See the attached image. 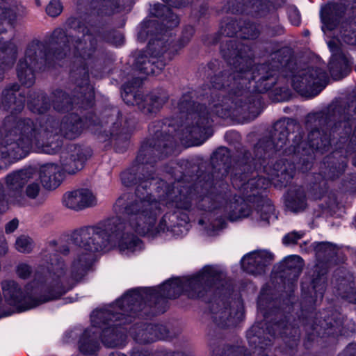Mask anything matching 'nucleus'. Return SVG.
Returning <instances> with one entry per match:
<instances>
[{
    "label": "nucleus",
    "instance_id": "obj_1",
    "mask_svg": "<svg viewBox=\"0 0 356 356\" xmlns=\"http://www.w3.org/2000/svg\"><path fill=\"white\" fill-rule=\"evenodd\" d=\"M149 179L140 181L134 198L124 207V219H108L72 232V240L78 247L69 275L66 273L65 264L55 252L54 245L51 244L42 253V265L47 268L45 289L50 293L46 300L58 298L80 281L91 268L96 252L117 248L122 254H129L142 248L136 233L145 234L152 232L161 213L160 203L140 192V188L147 187Z\"/></svg>",
    "mask_w": 356,
    "mask_h": 356
},
{
    "label": "nucleus",
    "instance_id": "obj_2",
    "mask_svg": "<svg viewBox=\"0 0 356 356\" xmlns=\"http://www.w3.org/2000/svg\"><path fill=\"white\" fill-rule=\"evenodd\" d=\"M55 122L38 124L29 119L19 120L9 131L0 146V158L19 160L25 157L35 146L39 151L54 154L60 142L54 140Z\"/></svg>",
    "mask_w": 356,
    "mask_h": 356
},
{
    "label": "nucleus",
    "instance_id": "obj_3",
    "mask_svg": "<svg viewBox=\"0 0 356 356\" xmlns=\"http://www.w3.org/2000/svg\"><path fill=\"white\" fill-rule=\"evenodd\" d=\"M193 35V29L187 28L183 33L181 44L179 49L186 44ZM177 44H172L170 38L165 33H157L154 38L148 43L147 49L140 52L136 58L135 67L145 75L158 74L165 66V63L159 57L167 54L168 58L177 51Z\"/></svg>",
    "mask_w": 356,
    "mask_h": 356
},
{
    "label": "nucleus",
    "instance_id": "obj_4",
    "mask_svg": "<svg viewBox=\"0 0 356 356\" xmlns=\"http://www.w3.org/2000/svg\"><path fill=\"white\" fill-rule=\"evenodd\" d=\"M1 286L8 303L19 307L22 310L31 309L42 302L50 300H46L50 293L45 289V272H36L34 280L26 286L24 291H22L14 280H4Z\"/></svg>",
    "mask_w": 356,
    "mask_h": 356
},
{
    "label": "nucleus",
    "instance_id": "obj_5",
    "mask_svg": "<svg viewBox=\"0 0 356 356\" xmlns=\"http://www.w3.org/2000/svg\"><path fill=\"white\" fill-rule=\"evenodd\" d=\"M312 167V163L308 160H303L302 163H298L295 167L293 163H289L284 159L279 160L273 166L265 168V171L268 178L252 177L246 182L241 184L243 179L235 176L232 179L234 186L238 187L243 194L249 197L256 195V191L261 188H266L270 184V180H275L282 184H286L293 177L296 168L302 172L307 171Z\"/></svg>",
    "mask_w": 356,
    "mask_h": 356
},
{
    "label": "nucleus",
    "instance_id": "obj_6",
    "mask_svg": "<svg viewBox=\"0 0 356 356\" xmlns=\"http://www.w3.org/2000/svg\"><path fill=\"white\" fill-rule=\"evenodd\" d=\"M220 277V274L213 267L206 266L197 275L183 283L179 280L164 283L161 287V295L166 298H175L184 288L189 298H201L205 288L215 284Z\"/></svg>",
    "mask_w": 356,
    "mask_h": 356
},
{
    "label": "nucleus",
    "instance_id": "obj_7",
    "mask_svg": "<svg viewBox=\"0 0 356 356\" xmlns=\"http://www.w3.org/2000/svg\"><path fill=\"white\" fill-rule=\"evenodd\" d=\"M52 43L58 47L54 53L56 59L66 56H85L95 48L96 41L87 27H79L77 34L67 35L62 29H56L52 35Z\"/></svg>",
    "mask_w": 356,
    "mask_h": 356
},
{
    "label": "nucleus",
    "instance_id": "obj_8",
    "mask_svg": "<svg viewBox=\"0 0 356 356\" xmlns=\"http://www.w3.org/2000/svg\"><path fill=\"white\" fill-rule=\"evenodd\" d=\"M134 89L131 83L124 84L122 97L127 104H136L145 115H152L159 112L168 99L164 90L153 91L144 97L140 93H134Z\"/></svg>",
    "mask_w": 356,
    "mask_h": 356
},
{
    "label": "nucleus",
    "instance_id": "obj_9",
    "mask_svg": "<svg viewBox=\"0 0 356 356\" xmlns=\"http://www.w3.org/2000/svg\"><path fill=\"white\" fill-rule=\"evenodd\" d=\"M116 305L122 310L120 314H111L105 311H96L92 313L91 321L94 327H100V321L102 320L103 324H106L105 321H123V323L128 322L125 316L130 314H136L142 309L141 297L138 292L130 291L126 293L120 300H118Z\"/></svg>",
    "mask_w": 356,
    "mask_h": 356
},
{
    "label": "nucleus",
    "instance_id": "obj_10",
    "mask_svg": "<svg viewBox=\"0 0 356 356\" xmlns=\"http://www.w3.org/2000/svg\"><path fill=\"white\" fill-rule=\"evenodd\" d=\"M326 74L317 67L299 70L292 78L294 89L301 95L314 97L325 86Z\"/></svg>",
    "mask_w": 356,
    "mask_h": 356
},
{
    "label": "nucleus",
    "instance_id": "obj_11",
    "mask_svg": "<svg viewBox=\"0 0 356 356\" xmlns=\"http://www.w3.org/2000/svg\"><path fill=\"white\" fill-rule=\"evenodd\" d=\"M35 177H38L37 174L31 169L14 171L6 177L7 195L10 203L24 206V188Z\"/></svg>",
    "mask_w": 356,
    "mask_h": 356
},
{
    "label": "nucleus",
    "instance_id": "obj_12",
    "mask_svg": "<svg viewBox=\"0 0 356 356\" xmlns=\"http://www.w3.org/2000/svg\"><path fill=\"white\" fill-rule=\"evenodd\" d=\"M42 55V51L38 44L30 46L26 51L25 58L20 60L17 67V75L20 82L28 87L32 86L35 81L34 70H40L42 67L40 64H42L49 58V55H46L45 58H38Z\"/></svg>",
    "mask_w": 356,
    "mask_h": 356
},
{
    "label": "nucleus",
    "instance_id": "obj_13",
    "mask_svg": "<svg viewBox=\"0 0 356 356\" xmlns=\"http://www.w3.org/2000/svg\"><path fill=\"white\" fill-rule=\"evenodd\" d=\"M200 106V111H191L188 112L184 126L186 132L194 140H197L195 145L203 143L208 138L207 136L209 120L205 108Z\"/></svg>",
    "mask_w": 356,
    "mask_h": 356
},
{
    "label": "nucleus",
    "instance_id": "obj_14",
    "mask_svg": "<svg viewBox=\"0 0 356 356\" xmlns=\"http://www.w3.org/2000/svg\"><path fill=\"white\" fill-rule=\"evenodd\" d=\"M340 3H328L321 8L320 12L322 31L328 35L346 16H343L348 8H356V0H341Z\"/></svg>",
    "mask_w": 356,
    "mask_h": 356
},
{
    "label": "nucleus",
    "instance_id": "obj_15",
    "mask_svg": "<svg viewBox=\"0 0 356 356\" xmlns=\"http://www.w3.org/2000/svg\"><path fill=\"white\" fill-rule=\"evenodd\" d=\"M97 194L88 188L66 192L63 196V205L74 211H82L97 205Z\"/></svg>",
    "mask_w": 356,
    "mask_h": 356
},
{
    "label": "nucleus",
    "instance_id": "obj_16",
    "mask_svg": "<svg viewBox=\"0 0 356 356\" xmlns=\"http://www.w3.org/2000/svg\"><path fill=\"white\" fill-rule=\"evenodd\" d=\"M87 159L86 149L76 145H70L65 147L60 154V163L63 170L74 174L81 170Z\"/></svg>",
    "mask_w": 356,
    "mask_h": 356
},
{
    "label": "nucleus",
    "instance_id": "obj_17",
    "mask_svg": "<svg viewBox=\"0 0 356 356\" xmlns=\"http://www.w3.org/2000/svg\"><path fill=\"white\" fill-rule=\"evenodd\" d=\"M49 122H55L54 131L56 135L54 140L60 142V146L56 153L61 147V140L59 139L58 134H61L64 137L68 139H74L78 137L83 130V122L80 118L76 115H70L63 118L60 124L54 120H48L44 122H38V124H44Z\"/></svg>",
    "mask_w": 356,
    "mask_h": 356
},
{
    "label": "nucleus",
    "instance_id": "obj_18",
    "mask_svg": "<svg viewBox=\"0 0 356 356\" xmlns=\"http://www.w3.org/2000/svg\"><path fill=\"white\" fill-rule=\"evenodd\" d=\"M327 44L332 52L329 63L330 72L334 79L339 80L347 76L350 71V61L334 40H330Z\"/></svg>",
    "mask_w": 356,
    "mask_h": 356
},
{
    "label": "nucleus",
    "instance_id": "obj_19",
    "mask_svg": "<svg viewBox=\"0 0 356 356\" xmlns=\"http://www.w3.org/2000/svg\"><path fill=\"white\" fill-rule=\"evenodd\" d=\"M131 335L139 343H151L167 337L166 328L162 325L140 323L130 330Z\"/></svg>",
    "mask_w": 356,
    "mask_h": 356
},
{
    "label": "nucleus",
    "instance_id": "obj_20",
    "mask_svg": "<svg viewBox=\"0 0 356 356\" xmlns=\"http://www.w3.org/2000/svg\"><path fill=\"white\" fill-rule=\"evenodd\" d=\"M273 255L269 252L262 250L252 252L241 260V266L244 270L253 275H259L265 272L266 268L270 264Z\"/></svg>",
    "mask_w": 356,
    "mask_h": 356
},
{
    "label": "nucleus",
    "instance_id": "obj_21",
    "mask_svg": "<svg viewBox=\"0 0 356 356\" xmlns=\"http://www.w3.org/2000/svg\"><path fill=\"white\" fill-rule=\"evenodd\" d=\"M332 31L338 41L356 45V13L346 15Z\"/></svg>",
    "mask_w": 356,
    "mask_h": 356
},
{
    "label": "nucleus",
    "instance_id": "obj_22",
    "mask_svg": "<svg viewBox=\"0 0 356 356\" xmlns=\"http://www.w3.org/2000/svg\"><path fill=\"white\" fill-rule=\"evenodd\" d=\"M289 131L284 123L278 122L275 126L272 139L266 141L261 140L256 147L259 152L264 149L266 151H279L282 149L288 141Z\"/></svg>",
    "mask_w": 356,
    "mask_h": 356
},
{
    "label": "nucleus",
    "instance_id": "obj_23",
    "mask_svg": "<svg viewBox=\"0 0 356 356\" xmlns=\"http://www.w3.org/2000/svg\"><path fill=\"white\" fill-rule=\"evenodd\" d=\"M40 179L44 188L54 189L60 183L62 176L60 167L54 163H47L41 166Z\"/></svg>",
    "mask_w": 356,
    "mask_h": 356
},
{
    "label": "nucleus",
    "instance_id": "obj_24",
    "mask_svg": "<svg viewBox=\"0 0 356 356\" xmlns=\"http://www.w3.org/2000/svg\"><path fill=\"white\" fill-rule=\"evenodd\" d=\"M99 331L94 327L86 330L82 334L79 341V348L84 355H92L95 353L99 347L98 341Z\"/></svg>",
    "mask_w": 356,
    "mask_h": 356
},
{
    "label": "nucleus",
    "instance_id": "obj_25",
    "mask_svg": "<svg viewBox=\"0 0 356 356\" xmlns=\"http://www.w3.org/2000/svg\"><path fill=\"white\" fill-rule=\"evenodd\" d=\"M211 312L213 321L219 325L229 326L235 323L232 317L230 309L222 300L211 304Z\"/></svg>",
    "mask_w": 356,
    "mask_h": 356
},
{
    "label": "nucleus",
    "instance_id": "obj_26",
    "mask_svg": "<svg viewBox=\"0 0 356 356\" xmlns=\"http://www.w3.org/2000/svg\"><path fill=\"white\" fill-rule=\"evenodd\" d=\"M114 324L104 328L102 332V342L105 346L111 348L119 347L124 344L126 334L122 330H118V326L121 325Z\"/></svg>",
    "mask_w": 356,
    "mask_h": 356
},
{
    "label": "nucleus",
    "instance_id": "obj_27",
    "mask_svg": "<svg viewBox=\"0 0 356 356\" xmlns=\"http://www.w3.org/2000/svg\"><path fill=\"white\" fill-rule=\"evenodd\" d=\"M282 266L283 272L289 276V280H296L302 271L303 261L299 256L291 255L282 261Z\"/></svg>",
    "mask_w": 356,
    "mask_h": 356
},
{
    "label": "nucleus",
    "instance_id": "obj_28",
    "mask_svg": "<svg viewBox=\"0 0 356 356\" xmlns=\"http://www.w3.org/2000/svg\"><path fill=\"white\" fill-rule=\"evenodd\" d=\"M306 205L305 194L302 188L291 191L288 193L286 199V206L291 211H301L305 209Z\"/></svg>",
    "mask_w": 356,
    "mask_h": 356
},
{
    "label": "nucleus",
    "instance_id": "obj_29",
    "mask_svg": "<svg viewBox=\"0 0 356 356\" xmlns=\"http://www.w3.org/2000/svg\"><path fill=\"white\" fill-rule=\"evenodd\" d=\"M129 2L130 0H99V10L102 14L111 15L129 8Z\"/></svg>",
    "mask_w": 356,
    "mask_h": 356
},
{
    "label": "nucleus",
    "instance_id": "obj_30",
    "mask_svg": "<svg viewBox=\"0 0 356 356\" xmlns=\"http://www.w3.org/2000/svg\"><path fill=\"white\" fill-rule=\"evenodd\" d=\"M151 13L152 15L157 17H164L162 23L167 27V29H172L175 27L179 23L178 17L173 14L171 12V10L165 6L161 4H156L154 5Z\"/></svg>",
    "mask_w": 356,
    "mask_h": 356
},
{
    "label": "nucleus",
    "instance_id": "obj_31",
    "mask_svg": "<svg viewBox=\"0 0 356 356\" xmlns=\"http://www.w3.org/2000/svg\"><path fill=\"white\" fill-rule=\"evenodd\" d=\"M71 76L75 79L76 83L82 90L81 92H85V96L92 99L93 92L88 83V73L84 66L81 65L76 70H72L71 72Z\"/></svg>",
    "mask_w": 356,
    "mask_h": 356
},
{
    "label": "nucleus",
    "instance_id": "obj_32",
    "mask_svg": "<svg viewBox=\"0 0 356 356\" xmlns=\"http://www.w3.org/2000/svg\"><path fill=\"white\" fill-rule=\"evenodd\" d=\"M252 216L253 218L257 220L261 225H268L270 219L276 218L275 208L268 200L264 201L252 213Z\"/></svg>",
    "mask_w": 356,
    "mask_h": 356
},
{
    "label": "nucleus",
    "instance_id": "obj_33",
    "mask_svg": "<svg viewBox=\"0 0 356 356\" xmlns=\"http://www.w3.org/2000/svg\"><path fill=\"white\" fill-rule=\"evenodd\" d=\"M308 140L312 149L321 152L325 151L330 144V139L327 134L322 133L318 129L314 130L309 134Z\"/></svg>",
    "mask_w": 356,
    "mask_h": 356
},
{
    "label": "nucleus",
    "instance_id": "obj_34",
    "mask_svg": "<svg viewBox=\"0 0 356 356\" xmlns=\"http://www.w3.org/2000/svg\"><path fill=\"white\" fill-rule=\"evenodd\" d=\"M55 99L53 100L54 109L59 112L68 111L72 108L71 99L63 91H56L54 94Z\"/></svg>",
    "mask_w": 356,
    "mask_h": 356
},
{
    "label": "nucleus",
    "instance_id": "obj_35",
    "mask_svg": "<svg viewBox=\"0 0 356 356\" xmlns=\"http://www.w3.org/2000/svg\"><path fill=\"white\" fill-rule=\"evenodd\" d=\"M40 191V186L38 181L37 177L31 178V181L26 184L24 188V205L27 204L26 198L35 199Z\"/></svg>",
    "mask_w": 356,
    "mask_h": 356
},
{
    "label": "nucleus",
    "instance_id": "obj_36",
    "mask_svg": "<svg viewBox=\"0 0 356 356\" xmlns=\"http://www.w3.org/2000/svg\"><path fill=\"white\" fill-rule=\"evenodd\" d=\"M33 241L26 235H21L17 238L15 247V249L22 253H29L33 248Z\"/></svg>",
    "mask_w": 356,
    "mask_h": 356
},
{
    "label": "nucleus",
    "instance_id": "obj_37",
    "mask_svg": "<svg viewBox=\"0 0 356 356\" xmlns=\"http://www.w3.org/2000/svg\"><path fill=\"white\" fill-rule=\"evenodd\" d=\"M231 207L234 208V210H233L229 216V219L232 221L237 220L241 218L248 217L250 213V208L245 202H242L239 204H234V205H232Z\"/></svg>",
    "mask_w": 356,
    "mask_h": 356
},
{
    "label": "nucleus",
    "instance_id": "obj_38",
    "mask_svg": "<svg viewBox=\"0 0 356 356\" xmlns=\"http://www.w3.org/2000/svg\"><path fill=\"white\" fill-rule=\"evenodd\" d=\"M315 251L318 257H332L337 253L335 245L330 243L322 242L316 245Z\"/></svg>",
    "mask_w": 356,
    "mask_h": 356
},
{
    "label": "nucleus",
    "instance_id": "obj_39",
    "mask_svg": "<svg viewBox=\"0 0 356 356\" xmlns=\"http://www.w3.org/2000/svg\"><path fill=\"white\" fill-rule=\"evenodd\" d=\"M259 34V29L255 24H245L240 29V36L244 39H254Z\"/></svg>",
    "mask_w": 356,
    "mask_h": 356
},
{
    "label": "nucleus",
    "instance_id": "obj_40",
    "mask_svg": "<svg viewBox=\"0 0 356 356\" xmlns=\"http://www.w3.org/2000/svg\"><path fill=\"white\" fill-rule=\"evenodd\" d=\"M234 45L235 44L232 41H229V43L221 47V52L225 58L228 60L232 57L243 58L242 54L234 48Z\"/></svg>",
    "mask_w": 356,
    "mask_h": 356
},
{
    "label": "nucleus",
    "instance_id": "obj_41",
    "mask_svg": "<svg viewBox=\"0 0 356 356\" xmlns=\"http://www.w3.org/2000/svg\"><path fill=\"white\" fill-rule=\"evenodd\" d=\"M175 206L177 208L183 209H188L191 207V197L184 194V191H181L179 196H176L173 200Z\"/></svg>",
    "mask_w": 356,
    "mask_h": 356
},
{
    "label": "nucleus",
    "instance_id": "obj_42",
    "mask_svg": "<svg viewBox=\"0 0 356 356\" xmlns=\"http://www.w3.org/2000/svg\"><path fill=\"white\" fill-rule=\"evenodd\" d=\"M63 10L60 0H51L46 8L47 13L51 17H57Z\"/></svg>",
    "mask_w": 356,
    "mask_h": 356
},
{
    "label": "nucleus",
    "instance_id": "obj_43",
    "mask_svg": "<svg viewBox=\"0 0 356 356\" xmlns=\"http://www.w3.org/2000/svg\"><path fill=\"white\" fill-rule=\"evenodd\" d=\"M32 273L31 267L25 263L19 264L16 268L17 276L22 279H27Z\"/></svg>",
    "mask_w": 356,
    "mask_h": 356
},
{
    "label": "nucleus",
    "instance_id": "obj_44",
    "mask_svg": "<svg viewBox=\"0 0 356 356\" xmlns=\"http://www.w3.org/2000/svg\"><path fill=\"white\" fill-rule=\"evenodd\" d=\"M304 233L302 232H292L284 236L283 238V243L285 245L294 244L297 243V241L300 239Z\"/></svg>",
    "mask_w": 356,
    "mask_h": 356
},
{
    "label": "nucleus",
    "instance_id": "obj_45",
    "mask_svg": "<svg viewBox=\"0 0 356 356\" xmlns=\"http://www.w3.org/2000/svg\"><path fill=\"white\" fill-rule=\"evenodd\" d=\"M42 105L40 106L38 104H35L34 105L31 104L30 108L32 110L34 113H43L46 111H47L49 108V104L48 103V101L46 97H42Z\"/></svg>",
    "mask_w": 356,
    "mask_h": 356
},
{
    "label": "nucleus",
    "instance_id": "obj_46",
    "mask_svg": "<svg viewBox=\"0 0 356 356\" xmlns=\"http://www.w3.org/2000/svg\"><path fill=\"white\" fill-rule=\"evenodd\" d=\"M289 18L293 25H298L300 23V15L298 10L295 8H291L289 10Z\"/></svg>",
    "mask_w": 356,
    "mask_h": 356
},
{
    "label": "nucleus",
    "instance_id": "obj_47",
    "mask_svg": "<svg viewBox=\"0 0 356 356\" xmlns=\"http://www.w3.org/2000/svg\"><path fill=\"white\" fill-rule=\"evenodd\" d=\"M325 279L323 276L320 277L318 280L316 279L313 281L314 289H315L316 291H318L320 292L321 296H322L325 289Z\"/></svg>",
    "mask_w": 356,
    "mask_h": 356
},
{
    "label": "nucleus",
    "instance_id": "obj_48",
    "mask_svg": "<svg viewBox=\"0 0 356 356\" xmlns=\"http://www.w3.org/2000/svg\"><path fill=\"white\" fill-rule=\"evenodd\" d=\"M18 225L19 221L16 218L9 221L5 226L6 232L8 234L13 232L17 228Z\"/></svg>",
    "mask_w": 356,
    "mask_h": 356
},
{
    "label": "nucleus",
    "instance_id": "obj_49",
    "mask_svg": "<svg viewBox=\"0 0 356 356\" xmlns=\"http://www.w3.org/2000/svg\"><path fill=\"white\" fill-rule=\"evenodd\" d=\"M110 122L113 124L112 127L110 128L109 130H106V127L104 129V132L106 133V134H109L111 136H114L118 134V131L119 129V123L114 122V118L113 117L110 120Z\"/></svg>",
    "mask_w": 356,
    "mask_h": 356
},
{
    "label": "nucleus",
    "instance_id": "obj_50",
    "mask_svg": "<svg viewBox=\"0 0 356 356\" xmlns=\"http://www.w3.org/2000/svg\"><path fill=\"white\" fill-rule=\"evenodd\" d=\"M158 25V23L155 21L149 22L145 28L140 30L138 33V39L140 40H144V35L147 33L146 29L156 27Z\"/></svg>",
    "mask_w": 356,
    "mask_h": 356
},
{
    "label": "nucleus",
    "instance_id": "obj_51",
    "mask_svg": "<svg viewBox=\"0 0 356 356\" xmlns=\"http://www.w3.org/2000/svg\"><path fill=\"white\" fill-rule=\"evenodd\" d=\"M346 356H356V343H350L345 349Z\"/></svg>",
    "mask_w": 356,
    "mask_h": 356
},
{
    "label": "nucleus",
    "instance_id": "obj_52",
    "mask_svg": "<svg viewBox=\"0 0 356 356\" xmlns=\"http://www.w3.org/2000/svg\"><path fill=\"white\" fill-rule=\"evenodd\" d=\"M165 2L168 3L170 6L175 7H179L186 3L188 0H163Z\"/></svg>",
    "mask_w": 356,
    "mask_h": 356
},
{
    "label": "nucleus",
    "instance_id": "obj_53",
    "mask_svg": "<svg viewBox=\"0 0 356 356\" xmlns=\"http://www.w3.org/2000/svg\"><path fill=\"white\" fill-rule=\"evenodd\" d=\"M215 111L217 115H218L219 116H220L222 118L229 116L231 114L230 109H228L227 107H225V108H222L220 111L217 107L216 108Z\"/></svg>",
    "mask_w": 356,
    "mask_h": 356
},
{
    "label": "nucleus",
    "instance_id": "obj_54",
    "mask_svg": "<svg viewBox=\"0 0 356 356\" xmlns=\"http://www.w3.org/2000/svg\"><path fill=\"white\" fill-rule=\"evenodd\" d=\"M129 177H131V175L129 172H124L122 174V181L126 186H130L131 184V182L129 181Z\"/></svg>",
    "mask_w": 356,
    "mask_h": 356
},
{
    "label": "nucleus",
    "instance_id": "obj_55",
    "mask_svg": "<svg viewBox=\"0 0 356 356\" xmlns=\"http://www.w3.org/2000/svg\"><path fill=\"white\" fill-rule=\"evenodd\" d=\"M125 197V196L121 197L116 201L114 206L115 211H120V208L124 205Z\"/></svg>",
    "mask_w": 356,
    "mask_h": 356
},
{
    "label": "nucleus",
    "instance_id": "obj_56",
    "mask_svg": "<svg viewBox=\"0 0 356 356\" xmlns=\"http://www.w3.org/2000/svg\"><path fill=\"white\" fill-rule=\"evenodd\" d=\"M165 222V218H163L161 222H160V224L159 225V227H158V231H164L165 229V225H163V222Z\"/></svg>",
    "mask_w": 356,
    "mask_h": 356
},
{
    "label": "nucleus",
    "instance_id": "obj_57",
    "mask_svg": "<svg viewBox=\"0 0 356 356\" xmlns=\"http://www.w3.org/2000/svg\"><path fill=\"white\" fill-rule=\"evenodd\" d=\"M222 154L223 155H225V154H228V151H227V149L226 148H220L218 149V151L216 152V156H218V154Z\"/></svg>",
    "mask_w": 356,
    "mask_h": 356
},
{
    "label": "nucleus",
    "instance_id": "obj_58",
    "mask_svg": "<svg viewBox=\"0 0 356 356\" xmlns=\"http://www.w3.org/2000/svg\"><path fill=\"white\" fill-rule=\"evenodd\" d=\"M250 334H248V338H249V340H250V343L255 344L257 343V341L258 338L257 337H255V336L250 337Z\"/></svg>",
    "mask_w": 356,
    "mask_h": 356
},
{
    "label": "nucleus",
    "instance_id": "obj_59",
    "mask_svg": "<svg viewBox=\"0 0 356 356\" xmlns=\"http://www.w3.org/2000/svg\"><path fill=\"white\" fill-rule=\"evenodd\" d=\"M60 251L63 252L64 254H65V253H67L68 252V248L66 246H64L60 250Z\"/></svg>",
    "mask_w": 356,
    "mask_h": 356
},
{
    "label": "nucleus",
    "instance_id": "obj_60",
    "mask_svg": "<svg viewBox=\"0 0 356 356\" xmlns=\"http://www.w3.org/2000/svg\"><path fill=\"white\" fill-rule=\"evenodd\" d=\"M110 356H126V355L124 354H121V353H113Z\"/></svg>",
    "mask_w": 356,
    "mask_h": 356
},
{
    "label": "nucleus",
    "instance_id": "obj_61",
    "mask_svg": "<svg viewBox=\"0 0 356 356\" xmlns=\"http://www.w3.org/2000/svg\"><path fill=\"white\" fill-rule=\"evenodd\" d=\"M118 37H119L120 40V43L119 44H122V43L123 42V41H124V38H123V37H122V35H121L120 34H119V35H118Z\"/></svg>",
    "mask_w": 356,
    "mask_h": 356
},
{
    "label": "nucleus",
    "instance_id": "obj_62",
    "mask_svg": "<svg viewBox=\"0 0 356 356\" xmlns=\"http://www.w3.org/2000/svg\"><path fill=\"white\" fill-rule=\"evenodd\" d=\"M179 109H180V110H182V109L184 108V103H183V102L180 103V104H179Z\"/></svg>",
    "mask_w": 356,
    "mask_h": 356
},
{
    "label": "nucleus",
    "instance_id": "obj_63",
    "mask_svg": "<svg viewBox=\"0 0 356 356\" xmlns=\"http://www.w3.org/2000/svg\"><path fill=\"white\" fill-rule=\"evenodd\" d=\"M140 83H141V81L139 79H137V81L135 83H136V86H140Z\"/></svg>",
    "mask_w": 356,
    "mask_h": 356
},
{
    "label": "nucleus",
    "instance_id": "obj_64",
    "mask_svg": "<svg viewBox=\"0 0 356 356\" xmlns=\"http://www.w3.org/2000/svg\"><path fill=\"white\" fill-rule=\"evenodd\" d=\"M275 327L276 330L277 329H280L281 327V325L280 324H275Z\"/></svg>",
    "mask_w": 356,
    "mask_h": 356
}]
</instances>
